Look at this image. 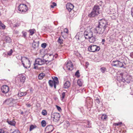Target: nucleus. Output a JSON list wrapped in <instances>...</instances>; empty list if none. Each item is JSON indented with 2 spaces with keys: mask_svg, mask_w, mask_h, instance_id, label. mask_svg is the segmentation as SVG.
<instances>
[{
  "mask_svg": "<svg viewBox=\"0 0 133 133\" xmlns=\"http://www.w3.org/2000/svg\"><path fill=\"white\" fill-rule=\"evenodd\" d=\"M45 74L43 73H41L38 75V77L39 79H41L43 78L45 76Z\"/></svg>",
  "mask_w": 133,
  "mask_h": 133,
  "instance_id": "nucleus-28",
  "label": "nucleus"
},
{
  "mask_svg": "<svg viewBox=\"0 0 133 133\" xmlns=\"http://www.w3.org/2000/svg\"><path fill=\"white\" fill-rule=\"evenodd\" d=\"M21 61L23 66L25 68H29L30 66V61L27 57H21Z\"/></svg>",
  "mask_w": 133,
  "mask_h": 133,
  "instance_id": "nucleus-2",
  "label": "nucleus"
},
{
  "mask_svg": "<svg viewBox=\"0 0 133 133\" xmlns=\"http://www.w3.org/2000/svg\"><path fill=\"white\" fill-rule=\"evenodd\" d=\"M130 56L131 58H133V52H131L130 53Z\"/></svg>",
  "mask_w": 133,
  "mask_h": 133,
  "instance_id": "nucleus-54",
  "label": "nucleus"
},
{
  "mask_svg": "<svg viewBox=\"0 0 133 133\" xmlns=\"http://www.w3.org/2000/svg\"><path fill=\"white\" fill-rule=\"evenodd\" d=\"M19 78V80H20V82L23 83L24 82L25 77L24 75L23 74H20L18 76V77Z\"/></svg>",
  "mask_w": 133,
  "mask_h": 133,
  "instance_id": "nucleus-15",
  "label": "nucleus"
},
{
  "mask_svg": "<svg viewBox=\"0 0 133 133\" xmlns=\"http://www.w3.org/2000/svg\"><path fill=\"white\" fill-rule=\"evenodd\" d=\"M39 41H38L37 42H36L34 41L32 44V48L34 49L37 48L39 45Z\"/></svg>",
  "mask_w": 133,
  "mask_h": 133,
  "instance_id": "nucleus-23",
  "label": "nucleus"
},
{
  "mask_svg": "<svg viewBox=\"0 0 133 133\" xmlns=\"http://www.w3.org/2000/svg\"><path fill=\"white\" fill-rule=\"evenodd\" d=\"M95 102L96 103H97L98 104L100 102V101L98 98L96 99H95Z\"/></svg>",
  "mask_w": 133,
  "mask_h": 133,
  "instance_id": "nucleus-45",
  "label": "nucleus"
},
{
  "mask_svg": "<svg viewBox=\"0 0 133 133\" xmlns=\"http://www.w3.org/2000/svg\"><path fill=\"white\" fill-rule=\"evenodd\" d=\"M83 83V81L81 79H78L77 81V84L79 87H81Z\"/></svg>",
  "mask_w": 133,
  "mask_h": 133,
  "instance_id": "nucleus-26",
  "label": "nucleus"
},
{
  "mask_svg": "<svg viewBox=\"0 0 133 133\" xmlns=\"http://www.w3.org/2000/svg\"><path fill=\"white\" fill-rule=\"evenodd\" d=\"M96 35V34L94 35H93L88 38V39H89V41L90 42L93 43L95 41Z\"/></svg>",
  "mask_w": 133,
  "mask_h": 133,
  "instance_id": "nucleus-21",
  "label": "nucleus"
},
{
  "mask_svg": "<svg viewBox=\"0 0 133 133\" xmlns=\"http://www.w3.org/2000/svg\"><path fill=\"white\" fill-rule=\"evenodd\" d=\"M11 133H20V132L18 130H16Z\"/></svg>",
  "mask_w": 133,
  "mask_h": 133,
  "instance_id": "nucleus-49",
  "label": "nucleus"
},
{
  "mask_svg": "<svg viewBox=\"0 0 133 133\" xmlns=\"http://www.w3.org/2000/svg\"><path fill=\"white\" fill-rule=\"evenodd\" d=\"M41 123L42 126L43 127H44L46 125V123L44 120H43L41 122Z\"/></svg>",
  "mask_w": 133,
  "mask_h": 133,
  "instance_id": "nucleus-36",
  "label": "nucleus"
},
{
  "mask_svg": "<svg viewBox=\"0 0 133 133\" xmlns=\"http://www.w3.org/2000/svg\"><path fill=\"white\" fill-rule=\"evenodd\" d=\"M122 76L123 79H122V81L124 82L125 81L128 83H130L132 78V77L129 75H127L125 76Z\"/></svg>",
  "mask_w": 133,
  "mask_h": 133,
  "instance_id": "nucleus-9",
  "label": "nucleus"
},
{
  "mask_svg": "<svg viewBox=\"0 0 133 133\" xmlns=\"http://www.w3.org/2000/svg\"><path fill=\"white\" fill-rule=\"evenodd\" d=\"M52 4L50 5L51 8H53L54 6H56L57 4L55 2H53L52 3Z\"/></svg>",
  "mask_w": 133,
  "mask_h": 133,
  "instance_id": "nucleus-41",
  "label": "nucleus"
},
{
  "mask_svg": "<svg viewBox=\"0 0 133 133\" xmlns=\"http://www.w3.org/2000/svg\"><path fill=\"white\" fill-rule=\"evenodd\" d=\"M63 41L62 39L59 37L58 39L57 42L60 44H62L63 43Z\"/></svg>",
  "mask_w": 133,
  "mask_h": 133,
  "instance_id": "nucleus-32",
  "label": "nucleus"
},
{
  "mask_svg": "<svg viewBox=\"0 0 133 133\" xmlns=\"http://www.w3.org/2000/svg\"><path fill=\"white\" fill-rule=\"evenodd\" d=\"M98 15L92 10L90 13L88 15V16L90 17H93L97 16Z\"/></svg>",
  "mask_w": 133,
  "mask_h": 133,
  "instance_id": "nucleus-18",
  "label": "nucleus"
},
{
  "mask_svg": "<svg viewBox=\"0 0 133 133\" xmlns=\"http://www.w3.org/2000/svg\"><path fill=\"white\" fill-rule=\"evenodd\" d=\"M96 34H94L91 29H87L86 30L84 33V36L86 39H88L89 37L91 36L94 35Z\"/></svg>",
  "mask_w": 133,
  "mask_h": 133,
  "instance_id": "nucleus-3",
  "label": "nucleus"
},
{
  "mask_svg": "<svg viewBox=\"0 0 133 133\" xmlns=\"http://www.w3.org/2000/svg\"><path fill=\"white\" fill-rule=\"evenodd\" d=\"M105 41V40L104 39H102V42H104Z\"/></svg>",
  "mask_w": 133,
  "mask_h": 133,
  "instance_id": "nucleus-56",
  "label": "nucleus"
},
{
  "mask_svg": "<svg viewBox=\"0 0 133 133\" xmlns=\"http://www.w3.org/2000/svg\"><path fill=\"white\" fill-rule=\"evenodd\" d=\"M5 28V26L0 21V29H4Z\"/></svg>",
  "mask_w": 133,
  "mask_h": 133,
  "instance_id": "nucleus-33",
  "label": "nucleus"
},
{
  "mask_svg": "<svg viewBox=\"0 0 133 133\" xmlns=\"http://www.w3.org/2000/svg\"><path fill=\"white\" fill-rule=\"evenodd\" d=\"M70 125L69 123V122L68 121H67L66 122V126L67 127H69Z\"/></svg>",
  "mask_w": 133,
  "mask_h": 133,
  "instance_id": "nucleus-55",
  "label": "nucleus"
},
{
  "mask_svg": "<svg viewBox=\"0 0 133 133\" xmlns=\"http://www.w3.org/2000/svg\"><path fill=\"white\" fill-rule=\"evenodd\" d=\"M14 27H18L20 25V24L19 22H17L16 23H14L12 24Z\"/></svg>",
  "mask_w": 133,
  "mask_h": 133,
  "instance_id": "nucleus-29",
  "label": "nucleus"
},
{
  "mask_svg": "<svg viewBox=\"0 0 133 133\" xmlns=\"http://www.w3.org/2000/svg\"><path fill=\"white\" fill-rule=\"evenodd\" d=\"M5 40L7 43H10L11 42V39L10 37L8 36L6 37Z\"/></svg>",
  "mask_w": 133,
  "mask_h": 133,
  "instance_id": "nucleus-30",
  "label": "nucleus"
},
{
  "mask_svg": "<svg viewBox=\"0 0 133 133\" xmlns=\"http://www.w3.org/2000/svg\"><path fill=\"white\" fill-rule=\"evenodd\" d=\"M108 22L104 19H102L99 21V24L94 30L95 34H106L108 32L106 28L108 27Z\"/></svg>",
  "mask_w": 133,
  "mask_h": 133,
  "instance_id": "nucleus-1",
  "label": "nucleus"
},
{
  "mask_svg": "<svg viewBox=\"0 0 133 133\" xmlns=\"http://www.w3.org/2000/svg\"><path fill=\"white\" fill-rule=\"evenodd\" d=\"M66 66L67 69L71 70L73 69V64L70 61H68L66 64Z\"/></svg>",
  "mask_w": 133,
  "mask_h": 133,
  "instance_id": "nucleus-12",
  "label": "nucleus"
},
{
  "mask_svg": "<svg viewBox=\"0 0 133 133\" xmlns=\"http://www.w3.org/2000/svg\"><path fill=\"white\" fill-rule=\"evenodd\" d=\"M100 49V48L99 46L95 45L90 46L88 48L89 51L93 52L98 51Z\"/></svg>",
  "mask_w": 133,
  "mask_h": 133,
  "instance_id": "nucleus-5",
  "label": "nucleus"
},
{
  "mask_svg": "<svg viewBox=\"0 0 133 133\" xmlns=\"http://www.w3.org/2000/svg\"><path fill=\"white\" fill-rule=\"evenodd\" d=\"M83 125L85 128H90L91 127V124L88 121H86L85 122H83Z\"/></svg>",
  "mask_w": 133,
  "mask_h": 133,
  "instance_id": "nucleus-20",
  "label": "nucleus"
},
{
  "mask_svg": "<svg viewBox=\"0 0 133 133\" xmlns=\"http://www.w3.org/2000/svg\"><path fill=\"white\" fill-rule=\"evenodd\" d=\"M48 55H49V56H48V59L46 61H47V62H48V63H49L50 62L53 60H54V57H55V58H56L57 57V54L56 55V56H54L53 54H48Z\"/></svg>",
  "mask_w": 133,
  "mask_h": 133,
  "instance_id": "nucleus-13",
  "label": "nucleus"
},
{
  "mask_svg": "<svg viewBox=\"0 0 133 133\" xmlns=\"http://www.w3.org/2000/svg\"><path fill=\"white\" fill-rule=\"evenodd\" d=\"M122 124V122H119L118 123H115V125H119Z\"/></svg>",
  "mask_w": 133,
  "mask_h": 133,
  "instance_id": "nucleus-48",
  "label": "nucleus"
},
{
  "mask_svg": "<svg viewBox=\"0 0 133 133\" xmlns=\"http://www.w3.org/2000/svg\"><path fill=\"white\" fill-rule=\"evenodd\" d=\"M51 117L54 118V121L56 122L59 120L60 117V115L58 113L55 112L51 114Z\"/></svg>",
  "mask_w": 133,
  "mask_h": 133,
  "instance_id": "nucleus-8",
  "label": "nucleus"
},
{
  "mask_svg": "<svg viewBox=\"0 0 133 133\" xmlns=\"http://www.w3.org/2000/svg\"><path fill=\"white\" fill-rule=\"evenodd\" d=\"M64 32H65L66 34H68V30L67 28H65L64 29Z\"/></svg>",
  "mask_w": 133,
  "mask_h": 133,
  "instance_id": "nucleus-50",
  "label": "nucleus"
},
{
  "mask_svg": "<svg viewBox=\"0 0 133 133\" xmlns=\"http://www.w3.org/2000/svg\"><path fill=\"white\" fill-rule=\"evenodd\" d=\"M27 94L26 92H23L22 91V89L21 88L20 89L19 91L18 92V96L21 97L22 96H25Z\"/></svg>",
  "mask_w": 133,
  "mask_h": 133,
  "instance_id": "nucleus-16",
  "label": "nucleus"
},
{
  "mask_svg": "<svg viewBox=\"0 0 133 133\" xmlns=\"http://www.w3.org/2000/svg\"><path fill=\"white\" fill-rule=\"evenodd\" d=\"M12 50L11 49L8 52V54L9 55H11L12 54Z\"/></svg>",
  "mask_w": 133,
  "mask_h": 133,
  "instance_id": "nucleus-44",
  "label": "nucleus"
},
{
  "mask_svg": "<svg viewBox=\"0 0 133 133\" xmlns=\"http://www.w3.org/2000/svg\"><path fill=\"white\" fill-rule=\"evenodd\" d=\"M42 114L43 115H47V112L46 110H43L42 111Z\"/></svg>",
  "mask_w": 133,
  "mask_h": 133,
  "instance_id": "nucleus-42",
  "label": "nucleus"
},
{
  "mask_svg": "<svg viewBox=\"0 0 133 133\" xmlns=\"http://www.w3.org/2000/svg\"><path fill=\"white\" fill-rule=\"evenodd\" d=\"M55 82V88H56V85H58L59 84V82L58 80V78L56 77H54L53 78V80H52Z\"/></svg>",
  "mask_w": 133,
  "mask_h": 133,
  "instance_id": "nucleus-22",
  "label": "nucleus"
},
{
  "mask_svg": "<svg viewBox=\"0 0 133 133\" xmlns=\"http://www.w3.org/2000/svg\"><path fill=\"white\" fill-rule=\"evenodd\" d=\"M30 33L31 35H32L34 33L35 30L33 29L32 30H29Z\"/></svg>",
  "mask_w": 133,
  "mask_h": 133,
  "instance_id": "nucleus-40",
  "label": "nucleus"
},
{
  "mask_svg": "<svg viewBox=\"0 0 133 133\" xmlns=\"http://www.w3.org/2000/svg\"><path fill=\"white\" fill-rule=\"evenodd\" d=\"M49 85L51 87H52L54 86L55 87V82L52 80H49L48 82Z\"/></svg>",
  "mask_w": 133,
  "mask_h": 133,
  "instance_id": "nucleus-27",
  "label": "nucleus"
},
{
  "mask_svg": "<svg viewBox=\"0 0 133 133\" xmlns=\"http://www.w3.org/2000/svg\"><path fill=\"white\" fill-rule=\"evenodd\" d=\"M34 68H35V67H34Z\"/></svg>",
  "mask_w": 133,
  "mask_h": 133,
  "instance_id": "nucleus-60",
  "label": "nucleus"
},
{
  "mask_svg": "<svg viewBox=\"0 0 133 133\" xmlns=\"http://www.w3.org/2000/svg\"><path fill=\"white\" fill-rule=\"evenodd\" d=\"M66 9L69 12L70 11L74 8V5L70 3H68L66 5Z\"/></svg>",
  "mask_w": 133,
  "mask_h": 133,
  "instance_id": "nucleus-14",
  "label": "nucleus"
},
{
  "mask_svg": "<svg viewBox=\"0 0 133 133\" xmlns=\"http://www.w3.org/2000/svg\"><path fill=\"white\" fill-rule=\"evenodd\" d=\"M36 126H34L33 125H31L30 126V131H31L32 130H33L34 129L36 128Z\"/></svg>",
  "mask_w": 133,
  "mask_h": 133,
  "instance_id": "nucleus-37",
  "label": "nucleus"
},
{
  "mask_svg": "<svg viewBox=\"0 0 133 133\" xmlns=\"http://www.w3.org/2000/svg\"><path fill=\"white\" fill-rule=\"evenodd\" d=\"M57 133H60L59 132H57Z\"/></svg>",
  "mask_w": 133,
  "mask_h": 133,
  "instance_id": "nucleus-58",
  "label": "nucleus"
},
{
  "mask_svg": "<svg viewBox=\"0 0 133 133\" xmlns=\"http://www.w3.org/2000/svg\"><path fill=\"white\" fill-rule=\"evenodd\" d=\"M2 92L4 93H6L9 91V87L6 85H3L1 88Z\"/></svg>",
  "mask_w": 133,
  "mask_h": 133,
  "instance_id": "nucleus-11",
  "label": "nucleus"
},
{
  "mask_svg": "<svg viewBox=\"0 0 133 133\" xmlns=\"http://www.w3.org/2000/svg\"><path fill=\"white\" fill-rule=\"evenodd\" d=\"M65 93L64 92H63L62 93L61 98L62 99H63L65 96Z\"/></svg>",
  "mask_w": 133,
  "mask_h": 133,
  "instance_id": "nucleus-43",
  "label": "nucleus"
},
{
  "mask_svg": "<svg viewBox=\"0 0 133 133\" xmlns=\"http://www.w3.org/2000/svg\"><path fill=\"white\" fill-rule=\"evenodd\" d=\"M106 68L104 67H102L101 68V70L102 73H104L106 70Z\"/></svg>",
  "mask_w": 133,
  "mask_h": 133,
  "instance_id": "nucleus-39",
  "label": "nucleus"
},
{
  "mask_svg": "<svg viewBox=\"0 0 133 133\" xmlns=\"http://www.w3.org/2000/svg\"><path fill=\"white\" fill-rule=\"evenodd\" d=\"M100 8L99 6L95 5L94 6L92 10L98 14H99Z\"/></svg>",
  "mask_w": 133,
  "mask_h": 133,
  "instance_id": "nucleus-17",
  "label": "nucleus"
},
{
  "mask_svg": "<svg viewBox=\"0 0 133 133\" xmlns=\"http://www.w3.org/2000/svg\"><path fill=\"white\" fill-rule=\"evenodd\" d=\"M26 105V106L28 107H30L32 106L31 104L29 103H27Z\"/></svg>",
  "mask_w": 133,
  "mask_h": 133,
  "instance_id": "nucleus-52",
  "label": "nucleus"
},
{
  "mask_svg": "<svg viewBox=\"0 0 133 133\" xmlns=\"http://www.w3.org/2000/svg\"><path fill=\"white\" fill-rule=\"evenodd\" d=\"M65 33H66L64 31L61 32V35L63 37H64V35H65Z\"/></svg>",
  "mask_w": 133,
  "mask_h": 133,
  "instance_id": "nucleus-53",
  "label": "nucleus"
},
{
  "mask_svg": "<svg viewBox=\"0 0 133 133\" xmlns=\"http://www.w3.org/2000/svg\"><path fill=\"white\" fill-rule=\"evenodd\" d=\"M119 61H112L111 62V65L112 66L117 67L119 64Z\"/></svg>",
  "mask_w": 133,
  "mask_h": 133,
  "instance_id": "nucleus-24",
  "label": "nucleus"
},
{
  "mask_svg": "<svg viewBox=\"0 0 133 133\" xmlns=\"http://www.w3.org/2000/svg\"><path fill=\"white\" fill-rule=\"evenodd\" d=\"M70 82L67 81L64 82L63 85V88L65 89H68L70 87Z\"/></svg>",
  "mask_w": 133,
  "mask_h": 133,
  "instance_id": "nucleus-19",
  "label": "nucleus"
},
{
  "mask_svg": "<svg viewBox=\"0 0 133 133\" xmlns=\"http://www.w3.org/2000/svg\"><path fill=\"white\" fill-rule=\"evenodd\" d=\"M54 129V127L52 125H49L46 127L45 131L46 133H49L52 132Z\"/></svg>",
  "mask_w": 133,
  "mask_h": 133,
  "instance_id": "nucleus-10",
  "label": "nucleus"
},
{
  "mask_svg": "<svg viewBox=\"0 0 133 133\" xmlns=\"http://www.w3.org/2000/svg\"><path fill=\"white\" fill-rule=\"evenodd\" d=\"M18 9L21 12H25L27 11L28 8L26 5L24 4H21L18 6Z\"/></svg>",
  "mask_w": 133,
  "mask_h": 133,
  "instance_id": "nucleus-6",
  "label": "nucleus"
},
{
  "mask_svg": "<svg viewBox=\"0 0 133 133\" xmlns=\"http://www.w3.org/2000/svg\"><path fill=\"white\" fill-rule=\"evenodd\" d=\"M47 62V61L45 60L44 59L39 58L36 59L35 61V63L36 64L39 65H42Z\"/></svg>",
  "mask_w": 133,
  "mask_h": 133,
  "instance_id": "nucleus-7",
  "label": "nucleus"
},
{
  "mask_svg": "<svg viewBox=\"0 0 133 133\" xmlns=\"http://www.w3.org/2000/svg\"><path fill=\"white\" fill-rule=\"evenodd\" d=\"M23 111H22V112H21V114L22 115V114H23Z\"/></svg>",
  "mask_w": 133,
  "mask_h": 133,
  "instance_id": "nucleus-57",
  "label": "nucleus"
},
{
  "mask_svg": "<svg viewBox=\"0 0 133 133\" xmlns=\"http://www.w3.org/2000/svg\"><path fill=\"white\" fill-rule=\"evenodd\" d=\"M75 75L76 76V77L78 78L80 77L79 73V71L78 70H77L75 74Z\"/></svg>",
  "mask_w": 133,
  "mask_h": 133,
  "instance_id": "nucleus-38",
  "label": "nucleus"
},
{
  "mask_svg": "<svg viewBox=\"0 0 133 133\" xmlns=\"http://www.w3.org/2000/svg\"><path fill=\"white\" fill-rule=\"evenodd\" d=\"M22 33L23 34V36L24 37H25L26 35V33L25 32L23 31Z\"/></svg>",
  "mask_w": 133,
  "mask_h": 133,
  "instance_id": "nucleus-51",
  "label": "nucleus"
},
{
  "mask_svg": "<svg viewBox=\"0 0 133 133\" xmlns=\"http://www.w3.org/2000/svg\"><path fill=\"white\" fill-rule=\"evenodd\" d=\"M118 64H118V65L117 67L120 68H124V65L122 62L119 61Z\"/></svg>",
  "mask_w": 133,
  "mask_h": 133,
  "instance_id": "nucleus-31",
  "label": "nucleus"
},
{
  "mask_svg": "<svg viewBox=\"0 0 133 133\" xmlns=\"http://www.w3.org/2000/svg\"><path fill=\"white\" fill-rule=\"evenodd\" d=\"M0 133H9V132L6 130H5L4 129H0Z\"/></svg>",
  "mask_w": 133,
  "mask_h": 133,
  "instance_id": "nucleus-35",
  "label": "nucleus"
},
{
  "mask_svg": "<svg viewBox=\"0 0 133 133\" xmlns=\"http://www.w3.org/2000/svg\"><path fill=\"white\" fill-rule=\"evenodd\" d=\"M56 108H57V110L59 111H61V110H62L61 109L60 107L58 106L57 105H56Z\"/></svg>",
  "mask_w": 133,
  "mask_h": 133,
  "instance_id": "nucleus-47",
  "label": "nucleus"
},
{
  "mask_svg": "<svg viewBox=\"0 0 133 133\" xmlns=\"http://www.w3.org/2000/svg\"><path fill=\"white\" fill-rule=\"evenodd\" d=\"M7 122L9 124L11 125L14 126L15 125L16 122L14 120H12L11 121H9L8 120L7 121Z\"/></svg>",
  "mask_w": 133,
  "mask_h": 133,
  "instance_id": "nucleus-25",
  "label": "nucleus"
},
{
  "mask_svg": "<svg viewBox=\"0 0 133 133\" xmlns=\"http://www.w3.org/2000/svg\"><path fill=\"white\" fill-rule=\"evenodd\" d=\"M17 100V99H15L12 98H8L3 102V104L9 105H12Z\"/></svg>",
  "mask_w": 133,
  "mask_h": 133,
  "instance_id": "nucleus-4",
  "label": "nucleus"
},
{
  "mask_svg": "<svg viewBox=\"0 0 133 133\" xmlns=\"http://www.w3.org/2000/svg\"><path fill=\"white\" fill-rule=\"evenodd\" d=\"M107 118V116L105 114L103 115L101 117V118L103 120H106Z\"/></svg>",
  "mask_w": 133,
  "mask_h": 133,
  "instance_id": "nucleus-34",
  "label": "nucleus"
},
{
  "mask_svg": "<svg viewBox=\"0 0 133 133\" xmlns=\"http://www.w3.org/2000/svg\"><path fill=\"white\" fill-rule=\"evenodd\" d=\"M78 39H79V38H78Z\"/></svg>",
  "mask_w": 133,
  "mask_h": 133,
  "instance_id": "nucleus-59",
  "label": "nucleus"
},
{
  "mask_svg": "<svg viewBox=\"0 0 133 133\" xmlns=\"http://www.w3.org/2000/svg\"><path fill=\"white\" fill-rule=\"evenodd\" d=\"M46 44L45 43H42L41 45V46L44 48H45L46 47Z\"/></svg>",
  "mask_w": 133,
  "mask_h": 133,
  "instance_id": "nucleus-46",
  "label": "nucleus"
}]
</instances>
